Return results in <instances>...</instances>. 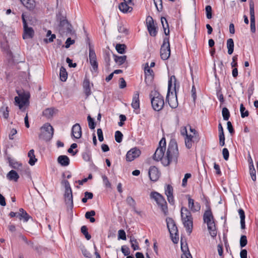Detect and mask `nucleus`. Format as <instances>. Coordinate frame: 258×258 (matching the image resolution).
Wrapping results in <instances>:
<instances>
[{"label":"nucleus","mask_w":258,"mask_h":258,"mask_svg":"<svg viewBox=\"0 0 258 258\" xmlns=\"http://www.w3.org/2000/svg\"><path fill=\"white\" fill-rule=\"evenodd\" d=\"M166 140L165 138H162L159 143V147L156 149L153 158L154 160L161 161L164 166L170 165L172 162L175 163L177 162L179 156V152L177 142L174 139H171L168 146V149L165 156L164 157L166 150Z\"/></svg>","instance_id":"nucleus-1"},{"label":"nucleus","mask_w":258,"mask_h":258,"mask_svg":"<svg viewBox=\"0 0 258 258\" xmlns=\"http://www.w3.org/2000/svg\"><path fill=\"white\" fill-rule=\"evenodd\" d=\"M179 87V84L177 83L175 76H171L168 80V92L166 100L172 108H176L178 106L176 93Z\"/></svg>","instance_id":"nucleus-2"},{"label":"nucleus","mask_w":258,"mask_h":258,"mask_svg":"<svg viewBox=\"0 0 258 258\" xmlns=\"http://www.w3.org/2000/svg\"><path fill=\"white\" fill-rule=\"evenodd\" d=\"M56 20L59 22L57 29L59 34L62 36H73L76 35L75 31L73 30L72 25L68 21L66 15L61 12H59L56 15Z\"/></svg>","instance_id":"nucleus-3"},{"label":"nucleus","mask_w":258,"mask_h":258,"mask_svg":"<svg viewBox=\"0 0 258 258\" xmlns=\"http://www.w3.org/2000/svg\"><path fill=\"white\" fill-rule=\"evenodd\" d=\"M205 205L207 210L205 211L203 215L204 222L207 224L208 230L210 235L214 238L217 235V229L214 217L210 205V202L208 200L206 201Z\"/></svg>","instance_id":"nucleus-4"},{"label":"nucleus","mask_w":258,"mask_h":258,"mask_svg":"<svg viewBox=\"0 0 258 258\" xmlns=\"http://www.w3.org/2000/svg\"><path fill=\"white\" fill-rule=\"evenodd\" d=\"M181 218L186 231L190 234L193 228V219L191 212L185 207L181 208Z\"/></svg>","instance_id":"nucleus-5"},{"label":"nucleus","mask_w":258,"mask_h":258,"mask_svg":"<svg viewBox=\"0 0 258 258\" xmlns=\"http://www.w3.org/2000/svg\"><path fill=\"white\" fill-rule=\"evenodd\" d=\"M150 98L153 109L156 111L161 110L164 105L163 97L157 91H152Z\"/></svg>","instance_id":"nucleus-6"},{"label":"nucleus","mask_w":258,"mask_h":258,"mask_svg":"<svg viewBox=\"0 0 258 258\" xmlns=\"http://www.w3.org/2000/svg\"><path fill=\"white\" fill-rule=\"evenodd\" d=\"M167 226L170 233V237L174 243H177L179 240L178 229L174 220L170 217L166 219Z\"/></svg>","instance_id":"nucleus-7"},{"label":"nucleus","mask_w":258,"mask_h":258,"mask_svg":"<svg viewBox=\"0 0 258 258\" xmlns=\"http://www.w3.org/2000/svg\"><path fill=\"white\" fill-rule=\"evenodd\" d=\"M150 198L154 199L157 205L160 207L165 215L168 214V207L164 198L160 194L156 191H152L150 194Z\"/></svg>","instance_id":"nucleus-8"},{"label":"nucleus","mask_w":258,"mask_h":258,"mask_svg":"<svg viewBox=\"0 0 258 258\" xmlns=\"http://www.w3.org/2000/svg\"><path fill=\"white\" fill-rule=\"evenodd\" d=\"M62 183L65 187V192L64 195L66 204L72 210L74 207L72 190L69 182L67 180L62 181Z\"/></svg>","instance_id":"nucleus-9"},{"label":"nucleus","mask_w":258,"mask_h":258,"mask_svg":"<svg viewBox=\"0 0 258 258\" xmlns=\"http://www.w3.org/2000/svg\"><path fill=\"white\" fill-rule=\"evenodd\" d=\"M170 55V47L169 37H165L160 48L161 58L163 60L167 59Z\"/></svg>","instance_id":"nucleus-10"},{"label":"nucleus","mask_w":258,"mask_h":258,"mask_svg":"<svg viewBox=\"0 0 258 258\" xmlns=\"http://www.w3.org/2000/svg\"><path fill=\"white\" fill-rule=\"evenodd\" d=\"M19 97H15V101L16 104L19 105V108L22 109L25 105H28L29 103V98L30 94L29 92H23L21 94L19 93Z\"/></svg>","instance_id":"nucleus-11"},{"label":"nucleus","mask_w":258,"mask_h":258,"mask_svg":"<svg viewBox=\"0 0 258 258\" xmlns=\"http://www.w3.org/2000/svg\"><path fill=\"white\" fill-rule=\"evenodd\" d=\"M41 130H44L45 133H42L39 136V138H42L46 141H50L53 137L54 130L50 123H46L41 127Z\"/></svg>","instance_id":"nucleus-12"},{"label":"nucleus","mask_w":258,"mask_h":258,"mask_svg":"<svg viewBox=\"0 0 258 258\" xmlns=\"http://www.w3.org/2000/svg\"><path fill=\"white\" fill-rule=\"evenodd\" d=\"M22 19L24 28V33L23 34V39L32 38L34 35V30L32 27H29L28 26L26 20L23 14L22 15Z\"/></svg>","instance_id":"nucleus-13"},{"label":"nucleus","mask_w":258,"mask_h":258,"mask_svg":"<svg viewBox=\"0 0 258 258\" xmlns=\"http://www.w3.org/2000/svg\"><path fill=\"white\" fill-rule=\"evenodd\" d=\"M147 27L150 36L156 37L158 33V27L155 25L153 19L151 16L147 18Z\"/></svg>","instance_id":"nucleus-14"},{"label":"nucleus","mask_w":258,"mask_h":258,"mask_svg":"<svg viewBox=\"0 0 258 258\" xmlns=\"http://www.w3.org/2000/svg\"><path fill=\"white\" fill-rule=\"evenodd\" d=\"M249 14L250 19V30L252 33H255V22L254 16V4L252 0L249 1Z\"/></svg>","instance_id":"nucleus-15"},{"label":"nucleus","mask_w":258,"mask_h":258,"mask_svg":"<svg viewBox=\"0 0 258 258\" xmlns=\"http://www.w3.org/2000/svg\"><path fill=\"white\" fill-rule=\"evenodd\" d=\"M89 62L92 67L93 71L95 73H98V64L97 61L96 55L94 50L90 46L89 47Z\"/></svg>","instance_id":"nucleus-16"},{"label":"nucleus","mask_w":258,"mask_h":258,"mask_svg":"<svg viewBox=\"0 0 258 258\" xmlns=\"http://www.w3.org/2000/svg\"><path fill=\"white\" fill-rule=\"evenodd\" d=\"M141 154V151L137 148H133L129 150L126 155L127 161L131 162L140 156Z\"/></svg>","instance_id":"nucleus-17"},{"label":"nucleus","mask_w":258,"mask_h":258,"mask_svg":"<svg viewBox=\"0 0 258 258\" xmlns=\"http://www.w3.org/2000/svg\"><path fill=\"white\" fill-rule=\"evenodd\" d=\"M149 178L151 181H156L158 180L160 173L158 169L155 166L150 167L148 171Z\"/></svg>","instance_id":"nucleus-18"},{"label":"nucleus","mask_w":258,"mask_h":258,"mask_svg":"<svg viewBox=\"0 0 258 258\" xmlns=\"http://www.w3.org/2000/svg\"><path fill=\"white\" fill-rule=\"evenodd\" d=\"M147 66L145 67V73L146 75L145 82L148 86L150 85L154 79V72L150 68L148 63H146Z\"/></svg>","instance_id":"nucleus-19"},{"label":"nucleus","mask_w":258,"mask_h":258,"mask_svg":"<svg viewBox=\"0 0 258 258\" xmlns=\"http://www.w3.org/2000/svg\"><path fill=\"white\" fill-rule=\"evenodd\" d=\"M72 135L76 139H80L82 136V130L79 123H76L72 128Z\"/></svg>","instance_id":"nucleus-20"},{"label":"nucleus","mask_w":258,"mask_h":258,"mask_svg":"<svg viewBox=\"0 0 258 258\" xmlns=\"http://www.w3.org/2000/svg\"><path fill=\"white\" fill-rule=\"evenodd\" d=\"M84 92L86 96V98L91 94V90L90 88V83L89 80L86 77L84 80L83 83Z\"/></svg>","instance_id":"nucleus-21"},{"label":"nucleus","mask_w":258,"mask_h":258,"mask_svg":"<svg viewBox=\"0 0 258 258\" xmlns=\"http://www.w3.org/2000/svg\"><path fill=\"white\" fill-rule=\"evenodd\" d=\"M132 106L135 110H139L140 109V100H139V92L136 91L134 93L133 101L132 103Z\"/></svg>","instance_id":"nucleus-22"},{"label":"nucleus","mask_w":258,"mask_h":258,"mask_svg":"<svg viewBox=\"0 0 258 258\" xmlns=\"http://www.w3.org/2000/svg\"><path fill=\"white\" fill-rule=\"evenodd\" d=\"M188 207L193 212H198L200 210L201 206L199 203H194V200L190 198L188 199Z\"/></svg>","instance_id":"nucleus-23"},{"label":"nucleus","mask_w":258,"mask_h":258,"mask_svg":"<svg viewBox=\"0 0 258 258\" xmlns=\"http://www.w3.org/2000/svg\"><path fill=\"white\" fill-rule=\"evenodd\" d=\"M18 171L19 172L20 174L22 176H25V177L30 179L31 178L30 170L28 166H22V167L19 169Z\"/></svg>","instance_id":"nucleus-24"},{"label":"nucleus","mask_w":258,"mask_h":258,"mask_svg":"<svg viewBox=\"0 0 258 258\" xmlns=\"http://www.w3.org/2000/svg\"><path fill=\"white\" fill-rule=\"evenodd\" d=\"M181 249L183 252V254L181 255V258H192V255L188 250L187 243H185V245L183 246V243L181 242Z\"/></svg>","instance_id":"nucleus-25"},{"label":"nucleus","mask_w":258,"mask_h":258,"mask_svg":"<svg viewBox=\"0 0 258 258\" xmlns=\"http://www.w3.org/2000/svg\"><path fill=\"white\" fill-rule=\"evenodd\" d=\"M57 162L62 166H67L70 164V159L66 155H60L57 158Z\"/></svg>","instance_id":"nucleus-26"},{"label":"nucleus","mask_w":258,"mask_h":258,"mask_svg":"<svg viewBox=\"0 0 258 258\" xmlns=\"http://www.w3.org/2000/svg\"><path fill=\"white\" fill-rule=\"evenodd\" d=\"M18 173L14 170H11L7 174V178L10 180H13L17 182L19 178Z\"/></svg>","instance_id":"nucleus-27"},{"label":"nucleus","mask_w":258,"mask_h":258,"mask_svg":"<svg viewBox=\"0 0 258 258\" xmlns=\"http://www.w3.org/2000/svg\"><path fill=\"white\" fill-rule=\"evenodd\" d=\"M19 211L21 214L20 215V220H23L24 222H27L30 219L32 218L23 208L19 209Z\"/></svg>","instance_id":"nucleus-28"},{"label":"nucleus","mask_w":258,"mask_h":258,"mask_svg":"<svg viewBox=\"0 0 258 258\" xmlns=\"http://www.w3.org/2000/svg\"><path fill=\"white\" fill-rule=\"evenodd\" d=\"M55 112H58V109L54 108H48L43 111V115L46 117L49 118L52 117Z\"/></svg>","instance_id":"nucleus-29"},{"label":"nucleus","mask_w":258,"mask_h":258,"mask_svg":"<svg viewBox=\"0 0 258 258\" xmlns=\"http://www.w3.org/2000/svg\"><path fill=\"white\" fill-rule=\"evenodd\" d=\"M127 3H121L118 6L120 11L124 13L131 12L133 10V8L128 6Z\"/></svg>","instance_id":"nucleus-30"},{"label":"nucleus","mask_w":258,"mask_h":258,"mask_svg":"<svg viewBox=\"0 0 258 258\" xmlns=\"http://www.w3.org/2000/svg\"><path fill=\"white\" fill-rule=\"evenodd\" d=\"M238 213L240 216V225H241V228L242 229H244L245 228V212L244 210L242 209H239L238 210Z\"/></svg>","instance_id":"nucleus-31"},{"label":"nucleus","mask_w":258,"mask_h":258,"mask_svg":"<svg viewBox=\"0 0 258 258\" xmlns=\"http://www.w3.org/2000/svg\"><path fill=\"white\" fill-rule=\"evenodd\" d=\"M28 156L29 157V164L32 166L34 165L37 159L35 158L34 151L33 149H31L29 151Z\"/></svg>","instance_id":"nucleus-32"},{"label":"nucleus","mask_w":258,"mask_h":258,"mask_svg":"<svg viewBox=\"0 0 258 258\" xmlns=\"http://www.w3.org/2000/svg\"><path fill=\"white\" fill-rule=\"evenodd\" d=\"M115 62L118 65L120 66L124 63L126 60V56H118L116 54H113Z\"/></svg>","instance_id":"nucleus-33"},{"label":"nucleus","mask_w":258,"mask_h":258,"mask_svg":"<svg viewBox=\"0 0 258 258\" xmlns=\"http://www.w3.org/2000/svg\"><path fill=\"white\" fill-rule=\"evenodd\" d=\"M194 138V136L190 135H187V137H185L184 139V142H185V147L188 149H189L191 148L192 146V143L194 142V141L192 139Z\"/></svg>","instance_id":"nucleus-34"},{"label":"nucleus","mask_w":258,"mask_h":258,"mask_svg":"<svg viewBox=\"0 0 258 258\" xmlns=\"http://www.w3.org/2000/svg\"><path fill=\"white\" fill-rule=\"evenodd\" d=\"M0 113L2 114L3 117L5 119H7L9 116V107L5 105H3L0 108Z\"/></svg>","instance_id":"nucleus-35"},{"label":"nucleus","mask_w":258,"mask_h":258,"mask_svg":"<svg viewBox=\"0 0 258 258\" xmlns=\"http://www.w3.org/2000/svg\"><path fill=\"white\" fill-rule=\"evenodd\" d=\"M234 41L232 38H229L227 41V47L228 49V53L231 54L234 51Z\"/></svg>","instance_id":"nucleus-36"},{"label":"nucleus","mask_w":258,"mask_h":258,"mask_svg":"<svg viewBox=\"0 0 258 258\" xmlns=\"http://www.w3.org/2000/svg\"><path fill=\"white\" fill-rule=\"evenodd\" d=\"M96 214V212L94 210H91L88 211L85 213V217L87 219H89L91 223H94L95 222V219L93 217Z\"/></svg>","instance_id":"nucleus-37"},{"label":"nucleus","mask_w":258,"mask_h":258,"mask_svg":"<svg viewBox=\"0 0 258 258\" xmlns=\"http://www.w3.org/2000/svg\"><path fill=\"white\" fill-rule=\"evenodd\" d=\"M59 77L60 80L62 82L66 81L68 78V73L63 67H61L60 69Z\"/></svg>","instance_id":"nucleus-38"},{"label":"nucleus","mask_w":258,"mask_h":258,"mask_svg":"<svg viewBox=\"0 0 258 258\" xmlns=\"http://www.w3.org/2000/svg\"><path fill=\"white\" fill-rule=\"evenodd\" d=\"M9 162L10 165L13 168L15 169H17L18 171L19 169L22 167V164L20 163H19L17 161H15L14 160L11 159L10 158H9Z\"/></svg>","instance_id":"nucleus-39"},{"label":"nucleus","mask_w":258,"mask_h":258,"mask_svg":"<svg viewBox=\"0 0 258 258\" xmlns=\"http://www.w3.org/2000/svg\"><path fill=\"white\" fill-rule=\"evenodd\" d=\"M216 95H217V96L219 101L220 102V103H221L220 106H221V105L224 102L225 100H224L223 95L222 93L221 88L220 87V86H219L216 89Z\"/></svg>","instance_id":"nucleus-40"},{"label":"nucleus","mask_w":258,"mask_h":258,"mask_svg":"<svg viewBox=\"0 0 258 258\" xmlns=\"http://www.w3.org/2000/svg\"><path fill=\"white\" fill-rule=\"evenodd\" d=\"M126 46L124 44H117L115 46V49L118 53L120 54H123L125 52Z\"/></svg>","instance_id":"nucleus-41"},{"label":"nucleus","mask_w":258,"mask_h":258,"mask_svg":"<svg viewBox=\"0 0 258 258\" xmlns=\"http://www.w3.org/2000/svg\"><path fill=\"white\" fill-rule=\"evenodd\" d=\"M130 242L131 243V246L134 250H139L140 249L138 242L135 237H131Z\"/></svg>","instance_id":"nucleus-42"},{"label":"nucleus","mask_w":258,"mask_h":258,"mask_svg":"<svg viewBox=\"0 0 258 258\" xmlns=\"http://www.w3.org/2000/svg\"><path fill=\"white\" fill-rule=\"evenodd\" d=\"M126 203L128 206L132 207L133 209H135L136 206V202L135 200L131 196H127L126 199Z\"/></svg>","instance_id":"nucleus-43"},{"label":"nucleus","mask_w":258,"mask_h":258,"mask_svg":"<svg viewBox=\"0 0 258 258\" xmlns=\"http://www.w3.org/2000/svg\"><path fill=\"white\" fill-rule=\"evenodd\" d=\"M81 231L83 234L85 236V238L87 240H90L91 238V235L88 232V228L86 226L84 225L82 226L81 228Z\"/></svg>","instance_id":"nucleus-44"},{"label":"nucleus","mask_w":258,"mask_h":258,"mask_svg":"<svg viewBox=\"0 0 258 258\" xmlns=\"http://www.w3.org/2000/svg\"><path fill=\"white\" fill-rule=\"evenodd\" d=\"M222 114L223 117V119L225 120H228L230 116L229 110L225 107L222 108Z\"/></svg>","instance_id":"nucleus-45"},{"label":"nucleus","mask_w":258,"mask_h":258,"mask_svg":"<svg viewBox=\"0 0 258 258\" xmlns=\"http://www.w3.org/2000/svg\"><path fill=\"white\" fill-rule=\"evenodd\" d=\"M240 111L242 118L247 117L249 115V112L246 110L243 104H241L240 106Z\"/></svg>","instance_id":"nucleus-46"},{"label":"nucleus","mask_w":258,"mask_h":258,"mask_svg":"<svg viewBox=\"0 0 258 258\" xmlns=\"http://www.w3.org/2000/svg\"><path fill=\"white\" fill-rule=\"evenodd\" d=\"M25 6L30 10H32L35 8V4L34 0H25Z\"/></svg>","instance_id":"nucleus-47"},{"label":"nucleus","mask_w":258,"mask_h":258,"mask_svg":"<svg viewBox=\"0 0 258 258\" xmlns=\"http://www.w3.org/2000/svg\"><path fill=\"white\" fill-rule=\"evenodd\" d=\"M87 120L89 128L91 130L94 129L96 126V123L94 121V118H92L91 116L89 115L87 117Z\"/></svg>","instance_id":"nucleus-48"},{"label":"nucleus","mask_w":258,"mask_h":258,"mask_svg":"<svg viewBox=\"0 0 258 258\" xmlns=\"http://www.w3.org/2000/svg\"><path fill=\"white\" fill-rule=\"evenodd\" d=\"M206 14L207 19H210L212 18V7L208 5L205 8Z\"/></svg>","instance_id":"nucleus-49"},{"label":"nucleus","mask_w":258,"mask_h":258,"mask_svg":"<svg viewBox=\"0 0 258 258\" xmlns=\"http://www.w3.org/2000/svg\"><path fill=\"white\" fill-rule=\"evenodd\" d=\"M123 135L120 131H117L115 133V140L116 142L120 143L122 142Z\"/></svg>","instance_id":"nucleus-50"},{"label":"nucleus","mask_w":258,"mask_h":258,"mask_svg":"<svg viewBox=\"0 0 258 258\" xmlns=\"http://www.w3.org/2000/svg\"><path fill=\"white\" fill-rule=\"evenodd\" d=\"M82 157L86 161H90L91 159V154L90 151H87L83 153Z\"/></svg>","instance_id":"nucleus-51"},{"label":"nucleus","mask_w":258,"mask_h":258,"mask_svg":"<svg viewBox=\"0 0 258 258\" xmlns=\"http://www.w3.org/2000/svg\"><path fill=\"white\" fill-rule=\"evenodd\" d=\"M154 4L156 7L157 10L158 12L162 11L163 9L162 1V0H154Z\"/></svg>","instance_id":"nucleus-52"},{"label":"nucleus","mask_w":258,"mask_h":258,"mask_svg":"<svg viewBox=\"0 0 258 258\" xmlns=\"http://www.w3.org/2000/svg\"><path fill=\"white\" fill-rule=\"evenodd\" d=\"M173 187L171 185H167L165 189V192L166 196L173 195Z\"/></svg>","instance_id":"nucleus-53"},{"label":"nucleus","mask_w":258,"mask_h":258,"mask_svg":"<svg viewBox=\"0 0 258 258\" xmlns=\"http://www.w3.org/2000/svg\"><path fill=\"white\" fill-rule=\"evenodd\" d=\"M247 243V240L245 235H241L240 239V245L241 248L245 246Z\"/></svg>","instance_id":"nucleus-54"},{"label":"nucleus","mask_w":258,"mask_h":258,"mask_svg":"<svg viewBox=\"0 0 258 258\" xmlns=\"http://www.w3.org/2000/svg\"><path fill=\"white\" fill-rule=\"evenodd\" d=\"M118 238L119 239H122V240H126V234H125V232L124 231V230H119L118 232Z\"/></svg>","instance_id":"nucleus-55"},{"label":"nucleus","mask_w":258,"mask_h":258,"mask_svg":"<svg viewBox=\"0 0 258 258\" xmlns=\"http://www.w3.org/2000/svg\"><path fill=\"white\" fill-rule=\"evenodd\" d=\"M218 132L219 138H225L223 128L220 122L218 124Z\"/></svg>","instance_id":"nucleus-56"},{"label":"nucleus","mask_w":258,"mask_h":258,"mask_svg":"<svg viewBox=\"0 0 258 258\" xmlns=\"http://www.w3.org/2000/svg\"><path fill=\"white\" fill-rule=\"evenodd\" d=\"M121 250L125 256H127L128 255H130V248L127 246L125 245L122 246L121 247Z\"/></svg>","instance_id":"nucleus-57"},{"label":"nucleus","mask_w":258,"mask_h":258,"mask_svg":"<svg viewBox=\"0 0 258 258\" xmlns=\"http://www.w3.org/2000/svg\"><path fill=\"white\" fill-rule=\"evenodd\" d=\"M102 178L105 186L107 187H110L111 183H110L107 177L105 175H103L102 176Z\"/></svg>","instance_id":"nucleus-58"},{"label":"nucleus","mask_w":258,"mask_h":258,"mask_svg":"<svg viewBox=\"0 0 258 258\" xmlns=\"http://www.w3.org/2000/svg\"><path fill=\"white\" fill-rule=\"evenodd\" d=\"M191 175L190 173H186L184 175L183 179L182 181V186H185L187 184V179L191 177Z\"/></svg>","instance_id":"nucleus-59"},{"label":"nucleus","mask_w":258,"mask_h":258,"mask_svg":"<svg viewBox=\"0 0 258 258\" xmlns=\"http://www.w3.org/2000/svg\"><path fill=\"white\" fill-rule=\"evenodd\" d=\"M75 41L71 38V37H68L66 41V45L65 47L68 48L70 47V45L74 44Z\"/></svg>","instance_id":"nucleus-60"},{"label":"nucleus","mask_w":258,"mask_h":258,"mask_svg":"<svg viewBox=\"0 0 258 258\" xmlns=\"http://www.w3.org/2000/svg\"><path fill=\"white\" fill-rule=\"evenodd\" d=\"M97 133L98 137V140L100 142H102L104 140L103 132L101 128H98L97 131Z\"/></svg>","instance_id":"nucleus-61"},{"label":"nucleus","mask_w":258,"mask_h":258,"mask_svg":"<svg viewBox=\"0 0 258 258\" xmlns=\"http://www.w3.org/2000/svg\"><path fill=\"white\" fill-rule=\"evenodd\" d=\"M227 129L229 131V132L230 133L231 135H233V134L234 133V130L233 128V127L232 126V124L231 122L230 121H228L227 123Z\"/></svg>","instance_id":"nucleus-62"},{"label":"nucleus","mask_w":258,"mask_h":258,"mask_svg":"<svg viewBox=\"0 0 258 258\" xmlns=\"http://www.w3.org/2000/svg\"><path fill=\"white\" fill-rule=\"evenodd\" d=\"M222 154L224 160H228L229 156V153L227 148H224L222 150Z\"/></svg>","instance_id":"nucleus-63"},{"label":"nucleus","mask_w":258,"mask_h":258,"mask_svg":"<svg viewBox=\"0 0 258 258\" xmlns=\"http://www.w3.org/2000/svg\"><path fill=\"white\" fill-rule=\"evenodd\" d=\"M104 60L106 63L107 67L110 66V57L109 52H106L104 55Z\"/></svg>","instance_id":"nucleus-64"}]
</instances>
